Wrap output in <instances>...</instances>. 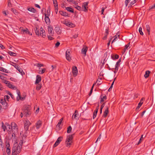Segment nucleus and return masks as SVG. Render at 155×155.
I'll return each instance as SVG.
<instances>
[{
    "label": "nucleus",
    "mask_w": 155,
    "mask_h": 155,
    "mask_svg": "<svg viewBox=\"0 0 155 155\" xmlns=\"http://www.w3.org/2000/svg\"><path fill=\"white\" fill-rule=\"evenodd\" d=\"M21 146H18L14 145L12 149V155H15L20 153L21 150Z\"/></svg>",
    "instance_id": "f257e3e1"
},
{
    "label": "nucleus",
    "mask_w": 155,
    "mask_h": 155,
    "mask_svg": "<svg viewBox=\"0 0 155 155\" xmlns=\"http://www.w3.org/2000/svg\"><path fill=\"white\" fill-rule=\"evenodd\" d=\"M23 113L24 115L27 117L31 115V112L29 107L25 106L23 110Z\"/></svg>",
    "instance_id": "f03ea898"
},
{
    "label": "nucleus",
    "mask_w": 155,
    "mask_h": 155,
    "mask_svg": "<svg viewBox=\"0 0 155 155\" xmlns=\"http://www.w3.org/2000/svg\"><path fill=\"white\" fill-rule=\"evenodd\" d=\"M73 138L72 135H70L67 137L65 141V143L66 144V146L68 147L69 146L71 143L72 142V140Z\"/></svg>",
    "instance_id": "7ed1b4c3"
},
{
    "label": "nucleus",
    "mask_w": 155,
    "mask_h": 155,
    "mask_svg": "<svg viewBox=\"0 0 155 155\" xmlns=\"http://www.w3.org/2000/svg\"><path fill=\"white\" fill-rule=\"evenodd\" d=\"M12 63L14 64L12 65L14 66L15 68L17 69L20 72L22 76L25 74V73L23 71L22 69L20 68V67L19 65H18L17 64L14 63Z\"/></svg>",
    "instance_id": "20e7f679"
},
{
    "label": "nucleus",
    "mask_w": 155,
    "mask_h": 155,
    "mask_svg": "<svg viewBox=\"0 0 155 155\" xmlns=\"http://www.w3.org/2000/svg\"><path fill=\"white\" fill-rule=\"evenodd\" d=\"M6 153L8 155H11V150L10 147L9 143H6Z\"/></svg>",
    "instance_id": "39448f33"
},
{
    "label": "nucleus",
    "mask_w": 155,
    "mask_h": 155,
    "mask_svg": "<svg viewBox=\"0 0 155 155\" xmlns=\"http://www.w3.org/2000/svg\"><path fill=\"white\" fill-rule=\"evenodd\" d=\"M63 137H59L57 139L55 143L53 145L54 147H57L60 143V142L62 140Z\"/></svg>",
    "instance_id": "423d86ee"
},
{
    "label": "nucleus",
    "mask_w": 155,
    "mask_h": 155,
    "mask_svg": "<svg viewBox=\"0 0 155 155\" xmlns=\"http://www.w3.org/2000/svg\"><path fill=\"white\" fill-rule=\"evenodd\" d=\"M78 116L79 114L78 113V111L76 110L72 116V119L73 120H74L75 119L76 120L78 119L79 118Z\"/></svg>",
    "instance_id": "0eeeda50"
},
{
    "label": "nucleus",
    "mask_w": 155,
    "mask_h": 155,
    "mask_svg": "<svg viewBox=\"0 0 155 155\" xmlns=\"http://www.w3.org/2000/svg\"><path fill=\"white\" fill-rule=\"evenodd\" d=\"M31 123L30 121L28 120H26L24 125V127L25 130H26V131L28 130V127L30 125Z\"/></svg>",
    "instance_id": "6e6552de"
},
{
    "label": "nucleus",
    "mask_w": 155,
    "mask_h": 155,
    "mask_svg": "<svg viewBox=\"0 0 155 155\" xmlns=\"http://www.w3.org/2000/svg\"><path fill=\"white\" fill-rule=\"evenodd\" d=\"M64 24L66 26L70 27H73L75 26L74 24L68 21H65Z\"/></svg>",
    "instance_id": "1a4fd4ad"
},
{
    "label": "nucleus",
    "mask_w": 155,
    "mask_h": 155,
    "mask_svg": "<svg viewBox=\"0 0 155 155\" xmlns=\"http://www.w3.org/2000/svg\"><path fill=\"white\" fill-rule=\"evenodd\" d=\"M40 30L39 35L42 36L43 37L45 38L46 36V35L45 30H43L42 28H41Z\"/></svg>",
    "instance_id": "9d476101"
},
{
    "label": "nucleus",
    "mask_w": 155,
    "mask_h": 155,
    "mask_svg": "<svg viewBox=\"0 0 155 155\" xmlns=\"http://www.w3.org/2000/svg\"><path fill=\"white\" fill-rule=\"evenodd\" d=\"M88 2H84L82 5V8L83 9V11L85 12H86L87 11V5L88 4Z\"/></svg>",
    "instance_id": "9b49d317"
},
{
    "label": "nucleus",
    "mask_w": 155,
    "mask_h": 155,
    "mask_svg": "<svg viewBox=\"0 0 155 155\" xmlns=\"http://www.w3.org/2000/svg\"><path fill=\"white\" fill-rule=\"evenodd\" d=\"M72 71L73 75L74 76H76L78 73V69L76 67L74 66L73 67Z\"/></svg>",
    "instance_id": "f8f14e48"
},
{
    "label": "nucleus",
    "mask_w": 155,
    "mask_h": 155,
    "mask_svg": "<svg viewBox=\"0 0 155 155\" xmlns=\"http://www.w3.org/2000/svg\"><path fill=\"white\" fill-rule=\"evenodd\" d=\"M42 124V122L40 120H38L35 124V127L37 129H38Z\"/></svg>",
    "instance_id": "ddd939ff"
},
{
    "label": "nucleus",
    "mask_w": 155,
    "mask_h": 155,
    "mask_svg": "<svg viewBox=\"0 0 155 155\" xmlns=\"http://www.w3.org/2000/svg\"><path fill=\"white\" fill-rule=\"evenodd\" d=\"M41 81V77L39 75H38L36 76V80L35 83V84L39 83Z\"/></svg>",
    "instance_id": "4468645a"
},
{
    "label": "nucleus",
    "mask_w": 155,
    "mask_h": 155,
    "mask_svg": "<svg viewBox=\"0 0 155 155\" xmlns=\"http://www.w3.org/2000/svg\"><path fill=\"white\" fill-rule=\"evenodd\" d=\"M63 120V118H61L58 122V124L56 125V128L57 130H59L60 129V125L61 124Z\"/></svg>",
    "instance_id": "2eb2a0df"
},
{
    "label": "nucleus",
    "mask_w": 155,
    "mask_h": 155,
    "mask_svg": "<svg viewBox=\"0 0 155 155\" xmlns=\"http://www.w3.org/2000/svg\"><path fill=\"white\" fill-rule=\"evenodd\" d=\"M0 102L2 105H5V108H6L7 107V104L6 101L5 100L1 99L0 101Z\"/></svg>",
    "instance_id": "dca6fc26"
},
{
    "label": "nucleus",
    "mask_w": 155,
    "mask_h": 155,
    "mask_svg": "<svg viewBox=\"0 0 155 155\" xmlns=\"http://www.w3.org/2000/svg\"><path fill=\"white\" fill-rule=\"evenodd\" d=\"M45 20L46 22V23L47 25H49V24H50V18H49L48 16H47L46 15H45Z\"/></svg>",
    "instance_id": "f3484780"
},
{
    "label": "nucleus",
    "mask_w": 155,
    "mask_h": 155,
    "mask_svg": "<svg viewBox=\"0 0 155 155\" xmlns=\"http://www.w3.org/2000/svg\"><path fill=\"white\" fill-rule=\"evenodd\" d=\"M87 50V47L83 48L81 50V53L84 54V56L86 55V52Z\"/></svg>",
    "instance_id": "a211bd4d"
},
{
    "label": "nucleus",
    "mask_w": 155,
    "mask_h": 155,
    "mask_svg": "<svg viewBox=\"0 0 155 155\" xmlns=\"http://www.w3.org/2000/svg\"><path fill=\"white\" fill-rule=\"evenodd\" d=\"M48 31L49 34L52 35L53 34V29L50 26H48Z\"/></svg>",
    "instance_id": "6ab92c4d"
},
{
    "label": "nucleus",
    "mask_w": 155,
    "mask_h": 155,
    "mask_svg": "<svg viewBox=\"0 0 155 155\" xmlns=\"http://www.w3.org/2000/svg\"><path fill=\"white\" fill-rule=\"evenodd\" d=\"M17 92L18 94V96L16 98V100L17 101H19L21 98V96L20 95V92L19 90H17Z\"/></svg>",
    "instance_id": "aec40b11"
},
{
    "label": "nucleus",
    "mask_w": 155,
    "mask_h": 155,
    "mask_svg": "<svg viewBox=\"0 0 155 155\" xmlns=\"http://www.w3.org/2000/svg\"><path fill=\"white\" fill-rule=\"evenodd\" d=\"M11 127L12 128V129L13 128L14 129H17L18 127L17 125L15 123H11Z\"/></svg>",
    "instance_id": "412c9836"
},
{
    "label": "nucleus",
    "mask_w": 155,
    "mask_h": 155,
    "mask_svg": "<svg viewBox=\"0 0 155 155\" xmlns=\"http://www.w3.org/2000/svg\"><path fill=\"white\" fill-rule=\"evenodd\" d=\"M59 13L60 15L64 16L67 17L68 16V13L66 12H64L62 11H60L59 12Z\"/></svg>",
    "instance_id": "4be33fe9"
},
{
    "label": "nucleus",
    "mask_w": 155,
    "mask_h": 155,
    "mask_svg": "<svg viewBox=\"0 0 155 155\" xmlns=\"http://www.w3.org/2000/svg\"><path fill=\"white\" fill-rule=\"evenodd\" d=\"M109 113L108 107H107L106 110H105L103 116L104 117H105L107 116L108 114Z\"/></svg>",
    "instance_id": "5701e85b"
},
{
    "label": "nucleus",
    "mask_w": 155,
    "mask_h": 155,
    "mask_svg": "<svg viewBox=\"0 0 155 155\" xmlns=\"http://www.w3.org/2000/svg\"><path fill=\"white\" fill-rule=\"evenodd\" d=\"M28 10L31 12L35 13L36 12V10L33 8H27Z\"/></svg>",
    "instance_id": "b1692460"
},
{
    "label": "nucleus",
    "mask_w": 155,
    "mask_h": 155,
    "mask_svg": "<svg viewBox=\"0 0 155 155\" xmlns=\"http://www.w3.org/2000/svg\"><path fill=\"white\" fill-rule=\"evenodd\" d=\"M150 72L149 71H147L145 72V74L144 75V77L147 78L149 76Z\"/></svg>",
    "instance_id": "393cba45"
},
{
    "label": "nucleus",
    "mask_w": 155,
    "mask_h": 155,
    "mask_svg": "<svg viewBox=\"0 0 155 155\" xmlns=\"http://www.w3.org/2000/svg\"><path fill=\"white\" fill-rule=\"evenodd\" d=\"M119 33H117V34L114 36V39L112 41V43H113L114 41H116L117 39V38L119 37Z\"/></svg>",
    "instance_id": "a878e982"
},
{
    "label": "nucleus",
    "mask_w": 155,
    "mask_h": 155,
    "mask_svg": "<svg viewBox=\"0 0 155 155\" xmlns=\"http://www.w3.org/2000/svg\"><path fill=\"white\" fill-rule=\"evenodd\" d=\"M8 86L10 88H12V89H16L17 88L16 87L14 86V85L11 84L10 83L8 84Z\"/></svg>",
    "instance_id": "bb28decb"
},
{
    "label": "nucleus",
    "mask_w": 155,
    "mask_h": 155,
    "mask_svg": "<svg viewBox=\"0 0 155 155\" xmlns=\"http://www.w3.org/2000/svg\"><path fill=\"white\" fill-rule=\"evenodd\" d=\"M146 29L149 35L150 34V28L149 25H146Z\"/></svg>",
    "instance_id": "cd10ccee"
},
{
    "label": "nucleus",
    "mask_w": 155,
    "mask_h": 155,
    "mask_svg": "<svg viewBox=\"0 0 155 155\" xmlns=\"http://www.w3.org/2000/svg\"><path fill=\"white\" fill-rule=\"evenodd\" d=\"M22 33L23 34H30V32L28 31V28H26L25 29H24V30H22Z\"/></svg>",
    "instance_id": "c85d7f7f"
},
{
    "label": "nucleus",
    "mask_w": 155,
    "mask_h": 155,
    "mask_svg": "<svg viewBox=\"0 0 155 155\" xmlns=\"http://www.w3.org/2000/svg\"><path fill=\"white\" fill-rule=\"evenodd\" d=\"M66 9L68 11L71 12L72 13H74V10L71 7H67L66 8Z\"/></svg>",
    "instance_id": "c756f323"
},
{
    "label": "nucleus",
    "mask_w": 155,
    "mask_h": 155,
    "mask_svg": "<svg viewBox=\"0 0 155 155\" xmlns=\"http://www.w3.org/2000/svg\"><path fill=\"white\" fill-rule=\"evenodd\" d=\"M6 124L7 130L9 131L10 130H11L12 129V127L11 128L9 124L7 123H6Z\"/></svg>",
    "instance_id": "7c9ffc66"
},
{
    "label": "nucleus",
    "mask_w": 155,
    "mask_h": 155,
    "mask_svg": "<svg viewBox=\"0 0 155 155\" xmlns=\"http://www.w3.org/2000/svg\"><path fill=\"white\" fill-rule=\"evenodd\" d=\"M143 103V102H140L139 103V104H138V105L137 106V107L136 108V110L137 111H138L139 110V109L140 108V107L141 106Z\"/></svg>",
    "instance_id": "2f4dec72"
},
{
    "label": "nucleus",
    "mask_w": 155,
    "mask_h": 155,
    "mask_svg": "<svg viewBox=\"0 0 155 155\" xmlns=\"http://www.w3.org/2000/svg\"><path fill=\"white\" fill-rule=\"evenodd\" d=\"M2 127L3 131H5V130L7 129L6 123H5V125H4L3 123L2 122Z\"/></svg>",
    "instance_id": "473e14b6"
},
{
    "label": "nucleus",
    "mask_w": 155,
    "mask_h": 155,
    "mask_svg": "<svg viewBox=\"0 0 155 155\" xmlns=\"http://www.w3.org/2000/svg\"><path fill=\"white\" fill-rule=\"evenodd\" d=\"M0 71L6 73H8V70L1 67H0Z\"/></svg>",
    "instance_id": "72a5a7b5"
},
{
    "label": "nucleus",
    "mask_w": 155,
    "mask_h": 155,
    "mask_svg": "<svg viewBox=\"0 0 155 155\" xmlns=\"http://www.w3.org/2000/svg\"><path fill=\"white\" fill-rule=\"evenodd\" d=\"M66 59L69 61H70L71 60V57L70 56V55H66Z\"/></svg>",
    "instance_id": "f704fd0d"
},
{
    "label": "nucleus",
    "mask_w": 155,
    "mask_h": 155,
    "mask_svg": "<svg viewBox=\"0 0 155 155\" xmlns=\"http://www.w3.org/2000/svg\"><path fill=\"white\" fill-rule=\"evenodd\" d=\"M129 46V44H127L125 45V48L122 52L123 54H124L127 48Z\"/></svg>",
    "instance_id": "c9c22d12"
},
{
    "label": "nucleus",
    "mask_w": 155,
    "mask_h": 155,
    "mask_svg": "<svg viewBox=\"0 0 155 155\" xmlns=\"http://www.w3.org/2000/svg\"><path fill=\"white\" fill-rule=\"evenodd\" d=\"M8 53L11 56H16V54L15 53H14V52H12V51H9L8 52Z\"/></svg>",
    "instance_id": "e433bc0d"
},
{
    "label": "nucleus",
    "mask_w": 155,
    "mask_h": 155,
    "mask_svg": "<svg viewBox=\"0 0 155 155\" xmlns=\"http://www.w3.org/2000/svg\"><path fill=\"white\" fill-rule=\"evenodd\" d=\"M53 4L54 7L58 6V3L57 0H52Z\"/></svg>",
    "instance_id": "4c0bfd02"
},
{
    "label": "nucleus",
    "mask_w": 155,
    "mask_h": 155,
    "mask_svg": "<svg viewBox=\"0 0 155 155\" xmlns=\"http://www.w3.org/2000/svg\"><path fill=\"white\" fill-rule=\"evenodd\" d=\"M71 130H72V128H71V126H69L68 128L67 132L68 133H70L71 132Z\"/></svg>",
    "instance_id": "58836bf2"
},
{
    "label": "nucleus",
    "mask_w": 155,
    "mask_h": 155,
    "mask_svg": "<svg viewBox=\"0 0 155 155\" xmlns=\"http://www.w3.org/2000/svg\"><path fill=\"white\" fill-rule=\"evenodd\" d=\"M41 71H39V73L41 74H43L46 70V69L45 68L41 69Z\"/></svg>",
    "instance_id": "ea45409f"
},
{
    "label": "nucleus",
    "mask_w": 155,
    "mask_h": 155,
    "mask_svg": "<svg viewBox=\"0 0 155 155\" xmlns=\"http://www.w3.org/2000/svg\"><path fill=\"white\" fill-rule=\"evenodd\" d=\"M107 97L106 96H104L103 97H101V102H102L104 101V100L106 99Z\"/></svg>",
    "instance_id": "a19ab883"
},
{
    "label": "nucleus",
    "mask_w": 155,
    "mask_h": 155,
    "mask_svg": "<svg viewBox=\"0 0 155 155\" xmlns=\"http://www.w3.org/2000/svg\"><path fill=\"white\" fill-rule=\"evenodd\" d=\"M155 8V3L151 6H149V10L153 9Z\"/></svg>",
    "instance_id": "79ce46f5"
},
{
    "label": "nucleus",
    "mask_w": 155,
    "mask_h": 155,
    "mask_svg": "<svg viewBox=\"0 0 155 155\" xmlns=\"http://www.w3.org/2000/svg\"><path fill=\"white\" fill-rule=\"evenodd\" d=\"M139 31L140 33V34L141 35H143V32L142 31V28L141 27H140L139 29Z\"/></svg>",
    "instance_id": "37998d69"
},
{
    "label": "nucleus",
    "mask_w": 155,
    "mask_h": 155,
    "mask_svg": "<svg viewBox=\"0 0 155 155\" xmlns=\"http://www.w3.org/2000/svg\"><path fill=\"white\" fill-rule=\"evenodd\" d=\"M143 139V135H142L141 136V137L140 138L139 141L137 143V145H139L141 142L142 140Z\"/></svg>",
    "instance_id": "c03bdc74"
},
{
    "label": "nucleus",
    "mask_w": 155,
    "mask_h": 155,
    "mask_svg": "<svg viewBox=\"0 0 155 155\" xmlns=\"http://www.w3.org/2000/svg\"><path fill=\"white\" fill-rule=\"evenodd\" d=\"M41 87V85L38 84L36 87V89L37 90H40Z\"/></svg>",
    "instance_id": "a18cd8bd"
},
{
    "label": "nucleus",
    "mask_w": 155,
    "mask_h": 155,
    "mask_svg": "<svg viewBox=\"0 0 155 155\" xmlns=\"http://www.w3.org/2000/svg\"><path fill=\"white\" fill-rule=\"evenodd\" d=\"M99 109V105L97 106L95 110L94 111V113L95 114H97Z\"/></svg>",
    "instance_id": "49530a36"
},
{
    "label": "nucleus",
    "mask_w": 155,
    "mask_h": 155,
    "mask_svg": "<svg viewBox=\"0 0 155 155\" xmlns=\"http://www.w3.org/2000/svg\"><path fill=\"white\" fill-rule=\"evenodd\" d=\"M71 50L70 49H68L66 52V55L70 54Z\"/></svg>",
    "instance_id": "de8ad7c7"
},
{
    "label": "nucleus",
    "mask_w": 155,
    "mask_h": 155,
    "mask_svg": "<svg viewBox=\"0 0 155 155\" xmlns=\"http://www.w3.org/2000/svg\"><path fill=\"white\" fill-rule=\"evenodd\" d=\"M75 8L79 11H81V8L80 6L77 5Z\"/></svg>",
    "instance_id": "09e8293b"
},
{
    "label": "nucleus",
    "mask_w": 155,
    "mask_h": 155,
    "mask_svg": "<svg viewBox=\"0 0 155 155\" xmlns=\"http://www.w3.org/2000/svg\"><path fill=\"white\" fill-rule=\"evenodd\" d=\"M101 79H100L99 80H97V85H99L101 84Z\"/></svg>",
    "instance_id": "8fccbe9b"
},
{
    "label": "nucleus",
    "mask_w": 155,
    "mask_h": 155,
    "mask_svg": "<svg viewBox=\"0 0 155 155\" xmlns=\"http://www.w3.org/2000/svg\"><path fill=\"white\" fill-rule=\"evenodd\" d=\"M35 32L37 35H39V30L37 28H36V29L35 30Z\"/></svg>",
    "instance_id": "3c124183"
},
{
    "label": "nucleus",
    "mask_w": 155,
    "mask_h": 155,
    "mask_svg": "<svg viewBox=\"0 0 155 155\" xmlns=\"http://www.w3.org/2000/svg\"><path fill=\"white\" fill-rule=\"evenodd\" d=\"M94 84L92 87V88H91V89L90 91V93H89V95L90 96L91 95V94H92V91H93V87L94 86V84Z\"/></svg>",
    "instance_id": "603ef678"
},
{
    "label": "nucleus",
    "mask_w": 155,
    "mask_h": 155,
    "mask_svg": "<svg viewBox=\"0 0 155 155\" xmlns=\"http://www.w3.org/2000/svg\"><path fill=\"white\" fill-rule=\"evenodd\" d=\"M137 1V0H134L132 1L130 4V6L134 4Z\"/></svg>",
    "instance_id": "864d4df0"
},
{
    "label": "nucleus",
    "mask_w": 155,
    "mask_h": 155,
    "mask_svg": "<svg viewBox=\"0 0 155 155\" xmlns=\"http://www.w3.org/2000/svg\"><path fill=\"white\" fill-rule=\"evenodd\" d=\"M120 67L119 65H117L115 64V68H113V69H114L115 70H118L119 67Z\"/></svg>",
    "instance_id": "5fc2aeb1"
},
{
    "label": "nucleus",
    "mask_w": 155,
    "mask_h": 155,
    "mask_svg": "<svg viewBox=\"0 0 155 155\" xmlns=\"http://www.w3.org/2000/svg\"><path fill=\"white\" fill-rule=\"evenodd\" d=\"M130 0H126L125 1V5L126 6H127L128 3L129 2Z\"/></svg>",
    "instance_id": "6e6d98bb"
},
{
    "label": "nucleus",
    "mask_w": 155,
    "mask_h": 155,
    "mask_svg": "<svg viewBox=\"0 0 155 155\" xmlns=\"http://www.w3.org/2000/svg\"><path fill=\"white\" fill-rule=\"evenodd\" d=\"M121 61V58L119 59L118 61L117 62L116 64L117 65H120V63Z\"/></svg>",
    "instance_id": "4d7b16f0"
},
{
    "label": "nucleus",
    "mask_w": 155,
    "mask_h": 155,
    "mask_svg": "<svg viewBox=\"0 0 155 155\" xmlns=\"http://www.w3.org/2000/svg\"><path fill=\"white\" fill-rule=\"evenodd\" d=\"M36 65L38 67H41L43 66V64H36Z\"/></svg>",
    "instance_id": "13d9d810"
},
{
    "label": "nucleus",
    "mask_w": 155,
    "mask_h": 155,
    "mask_svg": "<svg viewBox=\"0 0 155 155\" xmlns=\"http://www.w3.org/2000/svg\"><path fill=\"white\" fill-rule=\"evenodd\" d=\"M55 11L56 14H57L58 13V6H56L55 7Z\"/></svg>",
    "instance_id": "bf43d9fd"
},
{
    "label": "nucleus",
    "mask_w": 155,
    "mask_h": 155,
    "mask_svg": "<svg viewBox=\"0 0 155 155\" xmlns=\"http://www.w3.org/2000/svg\"><path fill=\"white\" fill-rule=\"evenodd\" d=\"M10 98V97L8 95H5V99L4 100H5V99L7 100H8Z\"/></svg>",
    "instance_id": "052dcab7"
},
{
    "label": "nucleus",
    "mask_w": 155,
    "mask_h": 155,
    "mask_svg": "<svg viewBox=\"0 0 155 155\" xmlns=\"http://www.w3.org/2000/svg\"><path fill=\"white\" fill-rule=\"evenodd\" d=\"M3 144V141L1 139V137H0V145L1 146Z\"/></svg>",
    "instance_id": "680f3d73"
},
{
    "label": "nucleus",
    "mask_w": 155,
    "mask_h": 155,
    "mask_svg": "<svg viewBox=\"0 0 155 155\" xmlns=\"http://www.w3.org/2000/svg\"><path fill=\"white\" fill-rule=\"evenodd\" d=\"M60 43L59 42H57L55 44V46L58 47L60 45Z\"/></svg>",
    "instance_id": "e2e57ef3"
},
{
    "label": "nucleus",
    "mask_w": 155,
    "mask_h": 155,
    "mask_svg": "<svg viewBox=\"0 0 155 155\" xmlns=\"http://www.w3.org/2000/svg\"><path fill=\"white\" fill-rule=\"evenodd\" d=\"M108 32H109L108 29H106V30H105L106 34H105L108 35Z\"/></svg>",
    "instance_id": "0e129e2a"
},
{
    "label": "nucleus",
    "mask_w": 155,
    "mask_h": 155,
    "mask_svg": "<svg viewBox=\"0 0 155 155\" xmlns=\"http://www.w3.org/2000/svg\"><path fill=\"white\" fill-rule=\"evenodd\" d=\"M48 39L49 40H51L53 39V38L52 37H51L49 35H48Z\"/></svg>",
    "instance_id": "69168bd1"
},
{
    "label": "nucleus",
    "mask_w": 155,
    "mask_h": 155,
    "mask_svg": "<svg viewBox=\"0 0 155 155\" xmlns=\"http://www.w3.org/2000/svg\"><path fill=\"white\" fill-rule=\"evenodd\" d=\"M35 6L37 8H40L41 7L38 4H35Z\"/></svg>",
    "instance_id": "338daca9"
},
{
    "label": "nucleus",
    "mask_w": 155,
    "mask_h": 155,
    "mask_svg": "<svg viewBox=\"0 0 155 155\" xmlns=\"http://www.w3.org/2000/svg\"><path fill=\"white\" fill-rule=\"evenodd\" d=\"M10 83V82L6 80L4 81V83H5L6 84H7V86L8 85V84Z\"/></svg>",
    "instance_id": "774afa93"
}]
</instances>
